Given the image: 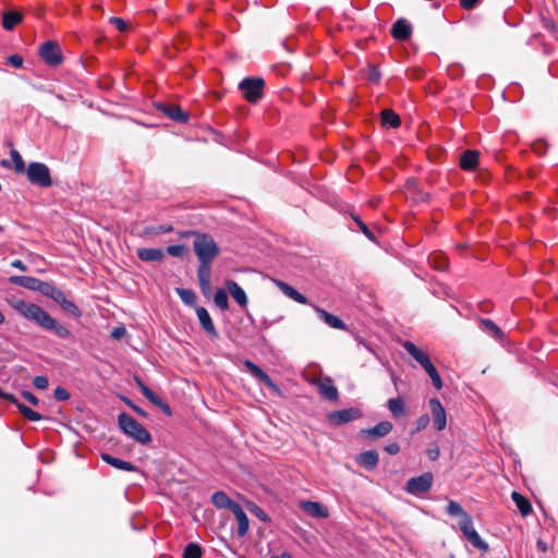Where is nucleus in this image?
I'll return each mask as SVG.
<instances>
[{"mask_svg":"<svg viewBox=\"0 0 558 558\" xmlns=\"http://www.w3.org/2000/svg\"><path fill=\"white\" fill-rule=\"evenodd\" d=\"M7 302L21 316L35 323L41 329L54 333L60 339H69L71 337V331L39 305L25 302L16 296L7 298Z\"/></svg>","mask_w":558,"mask_h":558,"instance_id":"1","label":"nucleus"},{"mask_svg":"<svg viewBox=\"0 0 558 558\" xmlns=\"http://www.w3.org/2000/svg\"><path fill=\"white\" fill-rule=\"evenodd\" d=\"M193 250L199 260L197 279L202 293L207 296L210 291L211 263L219 254V246L214 238L207 233H197L193 242Z\"/></svg>","mask_w":558,"mask_h":558,"instance_id":"2","label":"nucleus"},{"mask_svg":"<svg viewBox=\"0 0 558 558\" xmlns=\"http://www.w3.org/2000/svg\"><path fill=\"white\" fill-rule=\"evenodd\" d=\"M446 511L451 517H459V529L468 542L476 549L487 553L489 550L488 544L482 539L477 531L474 529L472 517L464 511L461 505L457 501H449Z\"/></svg>","mask_w":558,"mask_h":558,"instance_id":"3","label":"nucleus"},{"mask_svg":"<svg viewBox=\"0 0 558 558\" xmlns=\"http://www.w3.org/2000/svg\"><path fill=\"white\" fill-rule=\"evenodd\" d=\"M120 429L135 441L146 445L150 442L151 436L148 430L130 414L122 412L118 415Z\"/></svg>","mask_w":558,"mask_h":558,"instance_id":"4","label":"nucleus"},{"mask_svg":"<svg viewBox=\"0 0 558 558\" xmlns=\"http://www.w3.org/2000/svg\"><path fill=\"white\" fill-rule=\"evenodd\" d=\"M27 180L36 186L46 189L52 185L50 170L47 165L38 161H33L26 169Z\"/></svg>","mask_w":558,"mask_h":558,"instance_id":"5","label":"nucleus"},{"mask_svg":"<svg viewBox=\"0 0 558 558\" xmlns=\"http://www.w3.org/2000/svg\"><path fill=\"white\" fill-rule=\"evenodd\" d=\"M265 81L260 77H246L239 84V89L243 97L252 104L257 102L263 97Z\"/></svg>","mask_w":558,"mask_h":558,"instance_id":"6","label":"nucleus"},{"mask_svg":"<svg viewBox=\"0 0 558 558\" xmlns=\"http://www.w3.org/2000/svg\"><path fill=\"white\" fill-rule=\"evenodd\" d=\"M39 56L48 65L51 66H57L63 61L60 46L58 43L52 40L45 41L40 46Z\"/></svg>","mask_w":558,"mask_h":558,"instance_id":"7","label":"nucleus"},{"mask_svg":"<svg viewBox=\"0 0 558 558\" xmlns=\"http://www.w3.org/2000/svg\"><path fill=\"white\" fill-rule=\"evenodd\" d=\"M362 416V412L357 408H349L329 412L327 420L333 426H340L349 422L355 421Z\"/></svg>","mask_w":558,"mask_h":558,"instance_id":"8","label":"nucleus"},{"mask_svg":"<svg viewBox=\"0 0 558 558\" xmlns=\"http://www.w3.org/2000/svg\"><path fill=\"white\" fill-rule=\"evenodd\" d=\"M299 507L305 514L312 518L326 519L329 517L328 508L318 501L302 500L299 502Z\"/></svg>","mask_w":558,"mask_h":558,"instance_id":"9","label":"nucleus"},{"mask_svg":"<svg viewBox=\"0 0 558 558\" xmlns=\"http://www.w3.org/2000/svg\"><path fill=\"white\" fill-rule=\"evenodd\" d=\"M429 408H430V412H432V420H433L434 427L437 430L445 429L446 424H447V416H446V411H445L442 404L440 403V401L437 398H432L429 400Z\"/></svg>","mask_w":558,"mask_h":558,"instance_id":"10","label":"nucleus"},{"mask_svg":"<svg viewBox=\"0 0 558 558\" xmlns=\"http://www.w3.org/2000/svg\"><path fill=\"white\" fill-rule=\"evenodd\" d=\"M315 385L317 386L318 392L323 398L329 401L338 400L339 391L330 377L320 378L315 383Z\"/></svg>","mask_w":558,"mask_h":558,"instance_id":"11","label":"nucleus"},{"mask_svg":"<svg viewBox=\"0 0 558 558\" xmlns=\"http://www.w3.org/2000/svg\"><path fill=\"white\" fill-rule=\"evenodd\" d=\"M157 109L175 122L185 123L189 120V114L179 106L158 104Z\"/></svg>","mask_w":558,"mask_h":558,"instance_id":"12","label":"nucleus"},{"mask_svg":"<svg viewBox=\"0 0 558 558\" xmlns=\"http://www.w3.org/2000/svg\"><path fill=\"white\" fill-rule=\"evenodd\" d=\"M393 428V425L389 421H381L371 428L361 429V435L366 438L374 439L388 435Z\"/></svg>","mask_w":558,"mask_h":558,"instance_id":"13","label":"nucleus"},{"mask_svg":"<svg viewBox=\"0 0 558 558\" xmlns=\"http://www.w3.org/2000/svg\"><path fill=\"white\" fill-rule=\"evenodd\" d=\"M244 366L247 371L258 380H260L264 385L272 390H278V386L274 383V380L269 377V375L264 372L258 365L253 363L250 360H245Z\"/></svg>","mask_w":558,"mask_h":558,"instance_id":"14","label":"nucleus"},{"mask_svg":"<svg viewBox=\"0 0 558 558\" xmlns=\"http://www.w3.org/2000/svg\"><path fill=\"white\" fill-rule=\"evenodd\" d=\"M196 315L202 328L213 338L218 337V331L213 323V319L205 307H196Z\"/></svg>","mask_w":558,"mask_h":558,"instance_id":"15","label":"nucleus"},{"mask_svg":"<svg viewBox=\"0 0 558 558\" xmlns=\"http://www.w3.org/2000/svg\"><path fill=\"white\" fill-rule=\"evenodd\" d=\"M313 307H314L315 312L317 313L318 317L325 324L330 326L331 328L339 329V330H345L347 329V325L338 316H336L333 314H330L327 311H325L324 308L318 307L316 305H313Z\"/></svg>","mask_w":558,"mask_h":558,"instance_id":"16","label":"nucleus"},{"mask_svg":"<svg viewBox=\"0 0 558 558\" xmlns=\"http://www.w3.org/2000/svg\"><path fill=\"white\" fill-rule=\"evenodd\" d=\"M412 26L411 24L404 20L399 19L396 21L391 27V35L397 40H407L411 37Z\"/></svg>","mask_w":558,"mask_h":558,"instance_id":"17","label":"nucleus"},{"mask_svg":"<svg viewBox=\"0 0 558 558\" xmlns=\"http://www.w3.org/2000/svg\"><path fill=\"white\" fill-rule=\"evenodd\" d=\"M231 511L235 515L238 522L236 534L239 537H244L247 534L250 527L248 518L240 504L233 505V509Z\"/></svg>","mask_w":558,"mask_h":558,"instance_id":"18","label":"nucleus"},{"mask_svg":"<svg viewBox=\"0 0 558 558\" xmlns=\"http://www.w3.org/2000/svg\"><path fill=\"white\" fill-rule=\"evenodd\" d=\"M356 463L365 470H374L379 461V456L375 450H366L357 454Z\"/></svg>","mask_w":558,"mask_h":558,"instance_id":"19","label":"nucleus"},{"mask_svg":"<svg viewBox=\"0 0 558 558\" xmlns=\"http://www.w3.org/2000/svg\"><path fill=\"white\" fill-rule=\"evenodd\" d=\"M227 289L233 300L239 304L240 307H247L248 300L245 291L233 280L227 281Z\"/></svg>","mask_w":558,"mask_h":558,"instance_id":"20","label":"nucleus"},{"mask_svg":"<svg viewBox=\"0 0 558 558\" xmlns=\"http://www.w3.org/2000/svg\"><path fill=\"white\" fill-rule=\"evenodd\" d=\"M480 329L496 340L505 338L504 331L489 318H481L478 322Z\"/></svg>","mask_w":558,"mask_h":558,"instance_id":"21","label":"nucleus"},{"mask_svg":"<svg viewBox=\"0 0 558 558\" xmlns=\"http://www.w3.org/2000/svg\"><path fill=\"white\" fill-rule=\"evenodd\" d=\"M9 281L19 287L37 292L41 280L31 276H12Z\"/></svg>","mask_w":558,"mask_h":558,"instance_id":"22","label":"nucleus"},{"mask_svg":"<svg viewBox=\"0 0 558 558\" xmlns=\"http://www.w3.org/2000/svg\"><path fill=\"white\" fill-rule=\"evenodd\" d=\"M137 257L143 262H161L165 252L161 248L142 247L137 250Z\"/></svg>","mask_w":558,"mask_h":558,"instance_id":"23","label":"nucleus"},{"mask_svg":"<svg viewBox=\"0 0 558 558\" xmlns=\"http://www.w3.org/2000/svg\"><path fill=\"white\" fill-rule=\"evenodd\" d=\"M403 349L421 365L426 364L430 359L429 356L417 348L413 342L407 340L402 343Z\"/></svg>","mask_w":558,"mask_h":558,"instance_id":"24","label":"nucleus"},{"mask_svg":"<svg viewBox=\"0 0 558 558\" xmlns=\"http://www.w3.org/2000/svg\"><path fill=\"white\" fill-rule=\"evenodd\" d=\"M277 286L279 289L291 300L300 303V304H308V300L305 295L300 293L298 290H295L292 286L281 281L276 280Z\"/></svg>","mask_w":558,"mask_h":558,"instance_id":"25","label":"nucleus"},{"mask_svg":"<svg viewBox=\"0 0 558 558\" xmlns=\"http://www.w3.org/2000/svg\"><path fill=\"white\" fill-rule=\"evenodd\" d=\"M433 474L430 472L423 473L408 481L405 488H430L433 485Z\"/></svg>","mask_w":558,"mask_h":558,"instance_id":"26","label":"nucleus"},{"mask_svg":"<svg viewBox=\"0 0 558 558\" xmlns=\"http://www.w3.org/2000/svg\"><path fill=\"white\" fill-rule=\"evenodd\" d=\"M23 21V14L19 11L10 10L2 13V27L5 31H12Z\"/></svg>","mask_w":558,"mask_h":558,"instance_id":"27","label":"nucleus"},{"mask_svg":"<svg viewBox=\"0 0 558 558\" xmlns=\"http://www.w3.org/2000/svg\"><path fill=\"white\" fill-rule=\"evenodd\" d=\"M211 502L219 509H233V505H238L223 490H216L211 496Z\"/></svg>","mask_w":558,"mask_h":558,"instance_id":"28","label":"nucleus"},{"mask_svg":"<svg viewBox=\"0 0 558 558\" xmlns=\"http://www.w3.org/2000/svg\"><path fill=\"white\" fill-rule=\"evenodd\" d=\"M37 292L57 302V300L61 296L63 291L60 290L57 286H54V283L41 280L38 286Z\"/></svg>","mask_w":558,"mask_h":558,"instance_id":"29","label":"nucleus"},{"mask_svg":"<svg viewBox=\"0 0 558 558\" xmlns=\"http://www.w3.org/2000/svg\"><path fill=\"white\" fill-rule=\"evenodd\" d=\"M478 162V153L476 150H465L460 158V167L463 170H474Z\"/></svg>","mask_w":558,"mask_h":558,"instance_id":"30","label":"nucleus"},{"mask_svg":"<svg viewBox=\"0 0 558 558\" xmlns=\"http://www.w3.org/2000/svg\"><path fill=\"white\" fill-rule=\"evenodd\" d=\"M511 498L523 517L532 512V505L529 498L522 496L518 490H512Z\"/></svg>","mask_w":558,"mask_h":558,"instance_id":"31","label":"nucleus"},{"mask_svg":"<svg viewBox=\"0 0 558 558\" xmlns=\"http://www.w3.org/2000/svg\"><path fill=\"white\" fill-rule=\"evenodd\" d=\"M56 303H58L64 312L71 314L73 317L80 318L82 316V311L73 301L66 299L64 292H62Z\"/></svg>","mask_w":558,"mask_h":558,"instance_id":"32","label":"nucleus"},{"mask_svg":"<svg viewBox=\"0 0 558 558\" xmlns=\"http://www.w3.org/2000/svg\"><path fill=\"white\" fill-rule=\"evenodd\" d=\"M381 124L385 128L397 129L401 124L400 117L391 109L381 111Z\"/></svg>","mask_w":558,"mask_h":558,"instance_id":"33","label":"nucleus"},{"mask_svg":"<svg viewBox=\"0 0 558 558\" xmlns=\"http://www.w3.org/2000/svg\"><path fill=\"white\" fill-rule=\"evenodd\" d=\"M101 459L105 462H107L108 464H110L113 468L119 469V470H123V471H134L135 470V466L131 462L112 457L108 453H102Z\"/></svg>","mask_w":558,"mask_h":558,"instance_id":"34","label":"nucleus"},{"mask_svg":"<svg viewBox=\"0 0 558 558\" xmlns=\"http://www.w3.org/2000/svg\"><path fill=\"white\" fill-rule=\"evenodd\" d=\"M387 408L396 418L405 414V404L401 397L389 399L387 402Z\"/></svg>","mask_w":558,"mask_h":558,"instance_id":"35","label":"nucleus"},{"mask_svg":"<svg viewBox=\"0 0 558 558\" xmlns=\"http://www.w3.org/2000/svg\"><path fill=\"white\" fill-rule=\"evenodd\" d=\"M428 262L430 266L438 271H445L449 266L447 256L439 253H434L429 255Z\"/></svg>","mask_w":558,"mask_h":558,"instance_id":"36","label":"nucleus"},{"mask_svg":"<svg viewBox=\"0 0 558 558\" xmlns=\"http://www.w3.org/2000/svg\"><path fill=\"white\" fill-rule=\"evenodd\" d=\"M13 404L16 405V408L19 409V411L29 421L32 422H37V421H40L43 418V416L32 410L31 408H28L27 405H25L24 403H21L17 399H16V402H13Z\"/></svg>","mask_w":558,"mask_h":558,"instance_id":"37","label":"nucleus"},{"mask_svg":"<svg viewBox=\"0 0 558 558\" xmlns=\"http://www.w3.org/2000/svg\"><path fill=\"white\" fill-rule=\"evenodd\" d=\"M245 507L246 509L255 517H257L260 521L263 522H269L270 521V518L269 515L264 511L263 508H260L259 506H257L255 502L253 501H246L245 502Z\"/></svg>","mask_w":558,"mask_h":558,"instance_id":"38","label":"nucleus"},{"mask_svg":"<svg viewBox=\"0 0 558 558\" xmlns=\"http://www.w3.org/2000/svg\"><path fill=\"white\" fill-rule=\"evenodd\" d=\"M177 293L186 305L193 306L196 303V294L194 291L184 288H178Z\"/></svg>","mask_w":558,"mask_h":558,"instance_id":"39","label":"nucleus"},{"mask_svg":"<svg viewBox=\"0 0 558 558\" xmlns=\"http://www.w3.org/2000/svg\"><path fill=\"white\" fill-rule=\"evenodd\" d=\"M173 230L172 225H159V226H148L144 228L145 235H158L162 233H168Z\"/></svg>","mask_w":558,"mask_h":558,"instance_id":"40","label":"nucleus"},{"mask_svg":"<svg viewBox=\"0 0 558 558\" xmlns=\"http://www.w3.org/2000/svg\"><path fill=\"white\" fill-rule=\"evenodd\" d=\"M214 302L221 311H227L229 308L227 291L218 289L214 295Z\"/></svg>","mask_w":558,"mask_h":558,"instance_id":"41","label":"nucleus"},{"mask_svg":"<svg viewBox=\"0 0 558 558\" xmlns=\"http://www.w3.org/2000/svg\"><path fill=\"white\" fill-rule=\"evenodd\" d=\"M202 548L196 543H189L183 550V558H202Z\"/></svg>","mask_w":558,"mask_h":558,"instance_id":"42","label":"nucleus"},{"mask_svg":"<svg viewBox=\"0 0 558 558\" xmlns=\"http://www.w3.org/2000/svg\"><path fill=\"white\" fill-rule=\"evenodd\" d=\"M10 155H11V158H12V161L14 165V170L17 173L25 172L27 168H25V162H24L21 154L16 149H12Z\"/></svg>","mask_w":558,"mask_h":558,"instance_id":"43","label":"nucleus"},{"mask_svg":"<svg viewBox=\"0 0 558 558\" xmlns=\"http://www.w3.org/2000/svg\"><path fill=\"white\" fill-rule=\"evenodd\" d=\"M187 250V246L184 244H174L167 246L166 252L174 257H183Z\"/></svg>","mask_w":558,"mask_h":558,"instance_id":"44","label":"nucleus"},{"mask_svg":"<svg viewBox=\"0 0 558 558\" xmlns=\"http://www.w3.org/2000/svg\"><path fill=\"white\" fill-rule=\"evenodd\" d=\"M53 397L58 401H66L70 399V393L65 388L59 386L54 389Z\"/></svg>","mask_w":558,"mask_h":558,"instance_id":"45","label":"nucleus"},{"mask_svg":"<svg viewBox=\"0 0 558 558\" xmlns=\"http://www.w3.org/2000/svg\"><path fill=\"white\" fill-rule=\"evenodd\" d=\"M109 21L120 32L128 29V24L122 17L111 16Z\"/></svg>","mask_w":558,"mask_h":558,"instance_id":"46","label":"nucleus"},{"mask_svg":"<svg viewBox=\"0 0 558 558\" xmlns=\"http://www.w3.org/2000/svg\"><path fill=\"white\" fill-rule=\"evenodd\" d=\"M354 221L356 222L359 229L371 240L374 239V234L371 232L368 227L357 216H352Z\"/></svg>","mask_w":558,"mask_h":558,"instance_id":"47","label":"nucleus"},{"mask_svg":"<svg viewBox=\"0 0 558 558\" xmlns=\"http://www.w3.org/2000/svg\"><path fill=\"white\" fill-rule=\"evenodd\" d=\"M428 376L432 379L433 386L437 390H440L442 388V379H441L438 371L437 369L433 371L432 373L428 374Z\"/></svg>","mask_w":558,"mask_h":558,"instance_id":"48","label":"nucleus"},{"mask_svg":"<svg viewBox=\"0 0 558 558\" xmlns=\"http://www.w3.org/2000/svg\"><path fill=\"white\" fill-rule=\"evenodd\" d=\"M428 376L432 379L433 386L437 390H440L442 388V379H441L438 371L437 369L433 371L432 373L428 374Z\"/></svg>","mask_w":558,"mask_h":558,"instance_id":"49","label":"nucleus"},{"mask_svg":"<svg viewBox=\"0 0 558 558\" xmlns=\"http://www.w3.org/2000/svg\"><path fill=\"white\" fill-rule=\"evenodd\" d=\"M428 376L432 379L433 386L437 390H440L442 388V379H441L438 371L437 369L433 371L432 373L428 374Z\"/></svg>","mask_w":558,"mask_h":558,"instance_id":"50","label":"nucleus"},{"mask_svg":"<svg viewBox=\"0 0 558 558\" xmlns=\"http://www.w3.org/2000/svg\"><path fill=\"white\" fill-rule=\"evenodd\" d=\"M7 62L13 68H22L23 66V58L20 54H11L7 58Z\"/></svg>","mask_w":558,"mask_h":558,"instance_id":"51","label":"nucleus"},{"mask_svg":"<svg viewBox=\"0 0 558 558\" xmlns=\"http://www.w3.org/2000/svg\"><path fill=\"white\" fill-rule=\"evenodd\" d=\"M33 384L35 386V388L37 389H46L49 385V381H48V378L46 376H36L34 379H33Z\"/></svg>","mask_w":558,"mask_h":558,"instance_id":"52","label":"nucleus"},{"mask_svg":"<svg viewBox=\"0 0 558 558\" xmlns=\"http://www.w3.org/2000/svg\"><path fill=\"white\" fill-rule=\"evenodd\" d=\"M429 423V416L427 414H423L421 415L420 417L416 418L415 421V432H420L422 429H424Z\"/></svg>","mask_w":558,"mask_h":558,"instance_id":"53","label":"nucleus"},{"mask_svg":"<svg viewBox=\"0 0 558 558\" xmlns=\"http://www.w3.org/2000/svg\"><path fill=\"white\" fill-rule=\"evenodd\" d=\"M384 450L389 454H397L400 451V445L397 441L389 442L384 447Z\"/></svg>","mask_w":558,"mask_h":558,"instance_id":"54","label":"nucleus"},{"mask_svg":"<svg viewBox=\"0 0 558 558\" xmlns=\"http://www.w3.org/2000/svg\"><path fill=\"white\" fill-rule=\"evenodd\" d=\"M22 396H23V398H24L26 401H28L29 403H32V404H34V405H37V404H38V402H39L38 398H37L34 393H32V392H29V391H27V390H24V391L22 392Z\"/></svg>","mask_w":558,"mask_h":558,"instance_id":"55","label":"nucleus"},{"mask_svg":"<svg viewBox=\"0 0 558 558\" xmlns=\"http://www.w3.org/2000/svg\"><path fill=\"white\" fill-rule=\"evenodd\" d=\"M460 5L464 10H472L478 3L480 0H459Z\"/></svg>","mask_w":558,"mask_h":558,"instance_id":"56","label":"nucleus"},{"mask_svg":"<svg viewBox=\"0 0 558 558\" xmlns=\"http://www.w3.org/2000/svg\"><path fill=\"white\" fill-rule=\"evenodd\" d=\"M138 385H140V389H141V392L143 393V396L146 399L150 398L151 395L154 393V391L142 381H138Z\"/></svg>","mask_w":558,"mask_h":558,"instance_id":"57","label":"nucleus"},{"mask_svg":"<svg viewBox=\"0 0 558 558\" xmlns=\"http://www.w3.org/2000/svg\"><path fill=\"white\" fill-rule=\"evenodd\" d=\"M125 328L124 327H118L114 328L111 332V337L113 339H121L125 335Z\"/></svg>","mask_w":558,"mask_h":558,"instance_id":"58","label":"nucleus"},{"mask_svg":"<svg viewBox=\"0 0 558 558\" xmlns=\"http://www.w3.org/2000/svg\"><path fill=\"white\" fill-rule=\"evenodd\" d=\"M439 453H440V451H439V448H438L437 446H435V447H433V448H429V449L427 450V456H428V458H429L430 460H433V461H434V460H436V459H438Z\"/></svg>","mask_w":558,"mask_h":558,"instance_id":"59","label":"nucleus"},{"mask_svg":"<svg viewBox=\"0 0 558 558\" xmlns=\"http://www.w3.org/2000/svg\"><path fill=\"white\" fill-rule=\"evenodd\" d=\"M126 403L129 404V407L135 411L137 414H140L141 416L143 417H146L147 416V413L141 409L140 407L135 405L134 403H132V401H130L129 399H126Z\"/></svg>","mask_w":558,"mask_h":558,"instance_id":"60","label":"nucleus"},{"mask_svg":"<svg viewBox=\"0 0 558 558\" xmlns=\"http://www.w3.org/2000/svg\"><path fill=\"white\" fill-rule=\"evenodd\" d=\"M11 266L20 269L21 271H26L27 267L21 259H14L11 262Z\"/></svg>","mask_w":558,"mask_h":558,"instance_id":"61","label":"nucleus"},{"mask_svg":"<svg viewBox=\"0 0 558 558\" xmlns=\"http://www.w3.org/2000/svg\"><path fill=\"white\" fill-rule=\"evenodd\" d=\"M157 408H159L167 416L172 415L171 408L169 407V404L167 402L162 401L160 403V405H158Z\"/></svg>","mask_w":558,"mask_h":558,"instance_id":"62","label":"nucleus"},{"mask_svg":"<svg viewBox=\"0 0 558 558\" xmlns=\"http://www.w3.org/2000/svg\"><path fill=\"white\" fill-rule=\"evenodd\" d=\"M536 547H537L538 550H541L543 553H546L548 550V548H549L548 544L545 541L541 539V538L537 539Z\"/></svg>","mask_w":558,"mask_h":558,"instance_id":"63","label":"nucleus"},{"mask_svg":"<svg viewBox=\"0 0 558 558\" xmlns=\"http://www.w3.org/2000/svg\"><path fill=\"white\" fill-rule=\"evenodd\" d=\"M0 398L5 399V400L10 401L11 403L16 402V398L14 395L4 392L1 389H0Z\"/></svg>","mask_w":558,"mask_h":558,"instance_id":"64","label":"nucleus"}]
</instances>
